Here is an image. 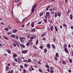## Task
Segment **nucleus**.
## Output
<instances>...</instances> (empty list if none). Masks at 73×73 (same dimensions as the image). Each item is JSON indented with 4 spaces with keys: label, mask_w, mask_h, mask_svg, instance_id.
<instances>
[{
    "label": "nucleus",
    "mask_w": 73,
    "mask_h": 73,
    "mask_svg": "<svg viewBox=\"0 0 73 73\" xmlns=\"http://www.w3.org/2000/svg\"><path fill=\"white\" fill-rule=\"evenodd\" d=\"M64 50L65 51V52L67 54L69 53V51L67 48V45L66 44H64Z\"/></svg>",
    "instance_id": "obj_1"
},
{
    "label": "nucleus",
    "mask_w": 73,
    "mask_h": 73,
    "mask_svg": "<svg viewBox=\"0 0 73 73\" xmlns=\"http://www.w3.org/2000/svg\"><path fill=\"white\" fill-rule=\"evenodd\" d=\"M10 37L12 38H15V39H16L17 40H18L19 39V37L18 35H10Z\"/></svg>",
    "instance_id": "obj_2"
},
{
    "label": "nucleus",
    "mask_w": 73,
    "mask_h": 73,
    "mask_svg": "<svg viewBox=\"0 0 73 73\" xmlns=\"http://www.w3.org/2000/svg\"><path fill=\"white\" fill-rule=\"evenodd\" d=\"M46 15L44 16V17L46 19H47V17L50 16V13L48 12H46Z\"/></svg>",
    "instance_id": "obj_3"
},
{
    "label": "nucleus",
    "mask_w": 73,
    "mask_h": 73,
    "mask_svg": "<svg viewBox=\"0 0 73 73\" xmlns=\"http://www.w3.org/2000/svg\"><path fill=\"white\" fill-rule=\"evenodd\" d=\"M28 52V51L27 50H22V54H25L27 53Z\"/></svg>",
    "instance_id": "obj_4"
},
{
    "label": "nucleus",
    "mask_w": 73,
    "mask_h": 73,
    "mask_svg": "<svg viewBox=\"0 0 73 73\" xmlns=\"http://www.w3.org/2000/svg\"><path fill=\"white\" fill-rule=\"evenodd\" d=\"M19 40H20V41L22 43H24V40H23L21 37H20L19 38Z\"/></svg>",
    "instance_id": "obj_5"
},
{
    "label": "nucleus",
    "mask_w": 73,
    "mask_h": 73,
    "mask_svg": "<svg viewBox=\"0 0 73 73\" xmlns=\"http://www.w3.org/2000/svg\"><path fill=\"white\" fill-rule=\"evenodd\" d=\"M46 34V32L43 33L41 34V36L42 37H43L44 36H45Z\"/></svg>",
    "instance_id": "obj_6"
},
{
    "label": "nucleus",
    "mask_w": 73,
    "mask_h": 73,
    "mask_svg": "<svg viewBox=\"0 0 73 73\" xmlns=\"http://www.w3.org/2000/svg\"><path fill=\"white\" fill-rule=\"evenodd\" d=\"M18 61L19 63H21L22 62V60H21L20 58H18Z\"/></svg>",
    "instance_id": "obj_7"
},
{
    "label": "nucleus",
    "mask_w": 73,
    "mask_h": 73,
    "mask_svg": "<svg viewBox=\"0 0 73 73\" xmlns=\"http://www.w3.org/2000/svg\"><path fill=\"white\" fill-rule=\"evenodd\" d=\"M36 37V35H35V36H31L30 37L29 39L32 40H33L34 39V38L35 39V38Z\"/></svg>",
    "instance_id": "obj_8"
},
{
    "label": "nucleus",
    "mask_w": 73,
    "mask_h": 73,
    "mask_svg": "<svg viewBox=\"0 0 73 73\" xmlns=\"http://www.w3.org/2000/svg\"><path fill=\"white\" fill-rule=\"evenodd\" d=\"M37 4H36V3H35L33 5V7L32 8L35 9L36 6L37 5Z\"/></svg>",
    "instance_id": "obj_9"
},
{
    "label": "nucleus",
    "mask_w": 73,
    "mask_h": 73,
    "mask_svg": "<svg viewBox=\"0 0 73 73\" xmlns=\"http://www.w3.org/2000/svg\"><path fill=\"white\" fill-rule=\"evenodd\" d=\"M37 4H36V3H35L33 5V7L32 8L35 9L36 6L37 5Z\"/></svg>",
    "instance_id": "obj_10"
},
{
    "label": "nucleus",
    "mask_w": 73,
    "mask_h": 73,
    "mask_svg": "<svg viewBox=\"0 0 73 73\" xmlns=\"http://www.w3.org/2000/svg\"><path fill=\"white\" fill-rule=\"evenodd\" d=\"M57 14L58 16L60 17L61 15V13L60 12H57Z\"/></svg>",
    "instance_id": "obj_11"
},
{
    "label": "nucleus",
    "mask_w": 73,
    "mask_h": 73,
    "mask_svg": "<svg viewBox=\"0 0 73 73\" xmlns=\"http://www.w3.org/2000/svg\"><path fill=\"white\" fill-rule=\"evenodd\" d=\"M19 44L21 47H22L23 48H25V45H24L23 44Z\"/></svg>",
    "instance_id": "obj_12"
},
{
    "label": "nucleus",
    "mask_w": 73,
    "mask_h": 73,
    "mask_svg": "<svg viewBox=\"0 0 73 73\" xmlns=\"http://www.w3.org/2000/svg\"><path fill=\"white\" fill-rule=\"evenodd\" d=\"M46 46L48 49H49L50 48H51V47L49 44H47L46 45Z\"/></svg>",
    "instance_id": "obj_13"
},
{
    "label": "nucleus",
    "mask_w": 73,
    "mask_h": 73,
    "mask_svg": "<svg viewBox=\"0 0 73 73\" xmlns=\"http://www.w3.org/2000/svg\"><path fill=\"white\" fill-rule=\"evenodd\" d=\"M17 55L15 53L13 54V57L14 58H15V57H17Z\"/></svg>",
    "instance_id": "obj_14"
},
{
    "label": "nucleus",
    "mask_w": 73,
    "mask_h": 73,
    "mask_svg": "<svg viewBox=\"0 0 73 73\" xmlns=\"http://www.w3.org/2000/svg\"><path fill=\"white\" fill-rule=\"evenodd\" d=\"M54 28L56 32H58V29L56 26H54Z\"/></svg>",
    "instance_id": "obj_15"
},
{
    "label": "nucleus",
    "mask_w": 73,
    "mask_h": 73,
    "mask_svg": "<svg viewBox=\"0 0 73 73\" xmlns=\"http://www.w3.org/2000/svg\"><path fill=\"white\" fill-rule=\"evenodd\" d=\"M6 51H7L8 52V53L9 54H10L11 53V51L9 50H6Z\"/></svg>",
    "instance_id": "obj_16"
},
{
    "label": "nucleus",
    "mask_w": 73,
    "mask_h": 73,
    "mask_svg": "<svg viewBox=\"0 0 73 73\" xmlns=\"http://www.w3.org/2000/svg\"><path fill=\"white\" fill-rule=\"evenodd\" d=\"M3 37L6 39V40H9V39L6 36H4V35L3 36Z\"/></svg>",
    "instance_id": "obj_17"
},
{
    "label": "nucleus",
    "mask_w": 73,
    "mask_h": 73,
    "mask_svg": "<svg viewBox=\"0 0 73 73\" xmlns=\"http://www.w3.org/2000/svg\"><path fill=\"white\" fill-rule=\"evenodd\" d=\"M13 32L14 33H16L17 32V30L16 29H13Z\"/></svg>",
    "instance_id": "obj_18"
},
{
    "label": "nucleus",
    "mask_w": 73,
    "mask_h": 73,
    "mask_svg": "<svg viewBox=\"0 0 73 73\" xmlns=\"http://www.w3.org/2000/svg\"><path fill=\"white\" fill-rule=\"evenodd\" d=\"M35 11V9L34 8H32L31 9V12H32V13H34Z\"/></svg>",
    "instance_id": "obj_19"
},
{
    "label": "nucleus",
    "mask_w": 73,
    "mask_h": 73,
    "mask_svg": "<svg viewBox=\"0 0 73 73\" xmlns=\"http://www.w3.org/2000/svg\"><path fill=\"white\" fill-rule=\"evenodd\" d=\"M50 30L51 31H53V26H52L51 27H50Z\"/></svg>",
    "instance_id": "obj_20"
},
{
    "label": "nucleus",
    "mask_w": 73,
    "mask_h": 73,
    "mask_svg": "<svg viewBox=\"0 0 73 73\" xmlns=\"http://www.w3.org/2000/svg\"><path fill=\"white\" fill-rule=\"evenodd\" d=\"M9 69V66H7V67H6L5 70L7 71H8Z\"/></svg>",
    "instance_id": "obj_21"
},
{
    "label": "nucleus",
    "mask_w": 73,
    "mask_h": 73,
    "mask_svg": "<svg viewBox=\"0 0 73 73\" xmlns=\"http://www.w3.org/2000/svg\"><path fill=\"white\" fill-rule=\"evenodd\" d=\"M44 14V12H42L40 13V14H39V15L40 16H42Z\"/></svg>",
    "instance_id": "obj_22"
},
{
    "label": "nucleus",
    "mask_w": 73,
    "mask_h": 73,
    "mask_svg": "<svg viewBox=\"0 0 73 73\" xmlns=\"http://www.w3.org/2000/svg\"><path fill=\"white\" fill-rule=\"evenodd\" d=\"M52 46L54 49H56V46H55V45L54 44H51Z\"/></svg>",
    "instance_id": "obj_23"
},
{
    "label": "nucleus",
    "mask_w": 73,
    "mask_h": 73,
    "mask_svg": "<svg viewBox=\"0 0 73 73\" xmlns=\"http://www.w3.org/2000/svg\"><path fill=\"white\" fill-rule=\"evenodd\" d=\"M31 32H35V28H33V29H32L31 30Z\"/></svg>",
    "instance_id": "obj_24"
},
{
    "label": "nucleus",
    "mask_w": 73,
    "mask_h": 73,
    "mask_svg": "<svg viewBox=\"0 0 73 73\" xmlns=\"http://www.w3.org/2000/svg\"><path fill=\"white\" fill-rule=\"evenodd\" d=\"M34 23H31V25L32 27H34Z\"/></svg>",
    "instance_id": "obj_25"
},
{
    "label": "nucleus",
    "mask_w": 73,
    "mask_h": 73,
    "mask_svg": "<svg viewBox=\"0 0 73 73\" xmlns=\"http://www.w3.org/2000/svg\"><path fill=\"white\" fill-rule=\"evenodd\" d=\"M13 70H11L10 71L7 72V73H13Z\"/></svg>",
    "instance_id": "obj_26"
},
{
    "label": "nucleus",
    "mask_w": 73,
    "mask_h": 73,
    "mask_svg": "<svg viewBox=\"0 0 73 73\" xmlns=\"http://www.w3.org/2000/svg\"><path fill=\"white\" fill-rule=\"evenodd\" d=\"M38 39H37L35 42V44L36 45H37L38 44Z\"/></svg>",
    "instance_id": "obj_27"
},
{
    "label": "nucleus",
    "mask_w": 73,
    "mask_h": 73,
    "mask_svg": "<svg viewBox=\"0 0 73 73\" xmlns=\"http://www.w3.org/2000/svg\"><path fill=\"white\" fill-rule=\"evenodd\" d=\"M31 36V34H27V37L28 38H29Z\"/></svg>",
    "instance_id": "obj_28"
},
{
    "label": "nucleus",
    "mask_w": 73,
    "mask_h": 73,
    "mask_svg": "<svg viewBox=\"0 0 73 73\" xmlns=\"http://www.w3.org/2000/svg\"><path fill=\"white\" fill-rule=\"evenodd\" d=\"M33 48H35V49H36L37 48V49H38V48L35 46V45H33Z\"/></svg>",
    "instance_id": "obj_29"
},
{
    "label": "nucleus",
    "mask_w": 73,
    "mask_h": 73,
    "mask_svg": "<svg viewBox=\"0 0 73 73\" xmlns=\"http://www.w3.org/2000/svg\"><path fill=\"white\" fill-rule=\"evenodd\" d=\"M31 62V59H29L27 60V62L28 63H30Z\"/></svg>",
    "instance_id": "obj_30"
},
{
    "label": "nucleus",
    "mask_w": 73,
    "mask_h": 73,
    "mask_svg": "<svg viewBox=\"0 0 73 73\" xmlns=\"http://www.w3.org/2000/svg\"><path fill=\"white\" fill-rule=\"evenodd\" d=\"M37 63L38 64H39V65H41V61L40 60H39V61H38L37 62Z\"/></svg>",
    "instance_id": "obj_31"
},
{
    "label": "nucleus",
    "mask_w": 73,
    "mask_h": 73,
    "mask_svg": "<svg viewBox=\"0 0 73 73\" xmlns=\"http://www.w3.org/2000/svg\"><path fill=\"white\" fill-rule=\"evenodd\" d=\"M56 56L57 57H59V55H58V52L56 54Z\"/></svg>",
    "instance_id": "obj_32"
},
{
    "label": "nucleus",
    "mask_w": 73,
    "mask_h": 73,
    "mask_svg": "<svg viewBox=\"0 0 73 73\" xmlns=\"http://www.w3.org/2000/svg\"><path fill=\"white\" fill-rule=\"evenodd\" d=\"M5 30L6 31H8L9 30V28L8 27H6L5 28Z\"/></svg>",
    "instance_id": "obj_33"
},
{
    "label": "nucleus",
    "mask_w": 73,
    "mask_h": 73,
    "mask_svg": "<svg viewBox=\"0 0 73 73\" xmlns=\"http://www.w3.org/2000/svg\"><path fill=\"white\" fill-rule=\"evenodd\" d=\"M70 18L71 19H73V16L72 14L70 15Z\"/></svg>",
    "instance_id": "obj_34"
},
{
    "label": "nucleus",
    "mask_w": 73,
    "mask_h": 73,
    "mask_svg": "<svg viewBox=\"0 0 73 73\" xmlns=\"http://www.w3.org/2000/svg\"><path fill=\"white\" fill-rule=\"evenodd\" d=\"M47 19H44V22L45 23H46V24H47Z\"/></svg>",
    "instance_id": "obj_35"
},
{
    "label": "nucleus",
    "mask_w": 73,
    "mask_h": 73,
    "mask_svg": "<svg viewBox=\"0 0 73 73\" xmlns=\"http://www.w3.org/2000/svg\"><path fill=\"white\" fill-rule=\"evenodd\" d=\"M39 71L40 72H41V73H43V72L42 70H41L40 69H39Z\"/></svg>",
    "instance_id": "obj_36"
},
{
    "label": "nucleus",
    "mask_w": 73,
    "mask_h": 73,
    "mask_svg": "<svg viewBox=\"0 0 73 73\" xmlns=\"http://www.w3.org/2000/svg\"><path fill=\"white\" fill-rule=\"evenodd\" d=\"M54 17H57V12H56L55 13Z\"/></svg>",
    "instance_id": "obj_37"
},
{
    "label": "nucleus",
    "mask_w": 73,
    "mask_h": 73,
    "mask_svg": "<svg viewBox=\"0 0 73 73\" xmlns=\"http://www.w3.org/2000/svg\"><path fill=\"white\" fill-rule=\"evenodd\" d=\"M62 62L63 63L64 65L66 64V62H65V61L64 60H62Z\"/></svg>",
    "instance_id": "obj_38"
},
{
    "label": "nucleus",
    "mask_w": 73,
    "mask_h": 73,
    "mask_svg": "<svg viewBox=\"0 0 73 73\" xmlns=\"http://www.w3.org/2000/svg\"><path fill=\"white\" fill-rule=\"evenodd\" d=\"M23 72L24 73H26L27 72V71L26 70H25V68H24L23 70Z\"/></svg>",
    "instance_id": "obj_39"
},
{
    "label": "nucleus",
    "mask_w": 73,
    "mask_h": 73,
    "mask_svg": "<svg viewBox=\"0 0 73 73\" xmlns=\"http://www.w3.org/2000/svg\"><path fill=\"white\" fill-rule=\"evenodd\" d=\"M46 67L47 68H50L48 64H47L46 65Z\"/></svg>",
    "instance_id": "obj_40"
},
{
    "label": "nucleus",
    "mask_w": 73,
    "mask_h": 73,
    "mask_svg": "<svg viewBox=\"0 0 73 73\" xmlns=\"http://www.w3.org/2000/svg\"><path fill=\"white\" fill-rule=\"evenodd\" d=\"M25 67V68H27L28 67V65L27 64H24Z\"/></svg>",
    "instance_id": "obj_41"
},
{
    "label": "nucleus",
    "mask_w": 73,
    "mask_h": 73,
    "mask_svg": "<svg viewBox=\"0 0 73 73\" xmlns=\"http://www.w3.org/2000/svg\"><path fill=\"white\" fill-rule=\"evenodd\" d=\"M44 53H46L47 52V49L45 48L44 49Z\"/></svg>",
    "instance_id": "obj_42"
},
{
    "label": "nucleus",
    "mask_w": 73,
    "mask_h": 73,
    "mask_svg": "<svg viewBox=\"0 0 73 73\" xmlns=\"http://www.w3.org/2000/svg\"><path fill=\"white\" fill-rule=\"evenodd\" d=\"M50 73H54V71L53 70H50Z\"/></svg>",
    "instance_id": "obj_43"
},
{
    "label": "nucleus",
    "mask_w": 73,
    "mask_h": 73,
    "mask_svg": "<svg viewBox=\"0 0 73 73\" xmlns=\"http://www.w3.org/2000/svg\"><path fill=\"white\" fill-rule=\"evenodd\" d=\"M54 58L55 60L56 61H57L58 60V58L56 56L54 57Z\"/></svg>",
    "instance_id": "obj_44"
},
{
    "label": "nucleus",
    "mask_w": 73,
    "mask_h": 73,
    "mask_svg": "<svg viewBox=\"0 0 73 73\" xmlns=\"http://www.w3.org/2000/svg\"><path fill=\"white\" fill-rule=\"evenodd\" d=\"M16 45L19 48L20 47V46L19 45V44L18 42L17 43Z\"/></svg>",
    "instance_id": "obj_45"
},
{
    "label": "nucleus",
    "mask_w": 73,
    "mask_h": 73,
    "mask_svg": "<svg viewBox=\"0 0 73 73\" xmlns=\"http://www.w3.org/2000/svg\"><path fill=\"white\" fill-rule=\"evenodd\" d=\"M50 70H52V69H54V67H52V66H50Z\"/></svg>",
    "instance_id": "obj_46"
},
{
    "label": "nucleus",
    "mask_w": 73,
    "mask_h": 73,
    "mask_svg": "<svg viewBox=\"0 0 73 73\" xmlns=\"http://www.w3.org/2000/svg\"><path fill=\"white\" fill-rule=\"evenodd\" d=\"M69 61L70 63H72V60L71 59H69Z\"/></svg>",
    "instance_id": "obj_47"
},
{
    "label": "nucleus",
    "mask_w": 73,
    "mask_h": 73,
    "mask_svg": "<svg viewBox=\"0 0 73 73\" xmlns=\"http://www.w3.org/2000/svg\"><path fill=\"white\" fill-rule=\"evenodd\" d=\"M29 70L30 72H32V71L30 67L29 68Z\"/></svg>",
    "instance_id": "obj_48"
},
{
    "label": "nucleus",
    "mask_w": 73,
    "mask_h": 73,
    "mask_svg": "<svg viewBox=\"0 0 73 73\" xmlns=\"http://www.w3.org/2000/svg\"><path fill=\"white\" fill-rule=\"evenodd\" d=\"M14 60H15V61L16 62H18V60L17 59V58H14Z\"/></svg>",
    "instance_id": "obj_49"
},
{
    "label": "nucleus",
    "mask_w": 73,
    "mask_h": 73,
    "mask_svg": "<svg viewBox=\"0 0 73 73\" xmlns=\"http://www.w3.org/2000/svg\"><path fill=\"white\" fill-rule=\"evenodd\" d=\"M20 0H15V3H17L19 2V1Z\"/></svg>",
    "instance_id": "obj_50"
},
{
    "label": "nucleus",
    "mask_w": 73,
    "mask_h": 73,
    "mask_svg": "<svg viewBox=\"0 0 73 73\" xmlns=\"http://www.w3.org/2000/svg\"><path fill=\"white\" fill-rule=\"evenodd\" d=\"M29 30L28 29H26L25 30V31L26 32H29Z\"/></svg>",
    "instance_id": "obj_51"
},
{
    "label": "nucleus",
    "mask_w": 73,
    "mask_h": 73,
    "mask_svg": "<svg viewBox=\"0 0 73 73\" xmlns=\"http://www.w3.org/2000/svg\"><path fill=\"white\" fill-rule=\"evenodd\" d=\"M39 48H40L42 49L43 48V47H42V46H39Z\"/></svg>",
    "instance_id": "obj_52"
},
{
    "label": "nucleus",
    "mask_w": 73,
    "mask_h": 73,
    "mask_svg": "<svg viewBox=\"0 0 73 73\" xmlns=\"http://www.w3.org/2000/svg\"><path fill=\"white\" fill-rule=\"evenodd\" d=\"M20 67L21 69H23V68H24L23 67V66L22 65H20Z\"/></svg>",
    "instance_id": "obj_53"
},
{
    "label": "nucleus",
    "mask_w": 73,
    "mask_h": 73,
    "mask_svg": "<svg viewBox=\"0 0 73 73\" xmlns=\"http://www.w3.org/2000/svg\"><path fill=\"white\" fill-rule=\"evenodd\" d=\"M32 41H33V40L32 39H30L29 40V42H32Z\"/></svg>",
    "instance_id": "obj_54"
},
{
    "label": "nucleus",
    "mask_w": 73,
    "mask_h": 73,
    "mask_svg": "<svg viewBox=\"0 0 73 73\" xmlns=\"http://www.w3.org/2000/svg\"><path fill=\"white\" fill-rule=\"evenodd\" d=\"M12 33L11 32H7V34L9 35H10Z\"/></svg>",
    "instance_id": "obj_55"
},
{
    "label": "nucleus",
    "mask_w": 73,
    "mask_h": 73,
    "mask_svg": "<svg viewBox=\"0 0 73 73\" xmlns=\"http://www.w3.org/2000/svg\"><path fill=\"white\" fill-rule=\"evenodd\" d=\"M26 44H27V46H29V42L27 43Z\"/></svg>",
    "instance_id": "obj_56"
},
{
    "label": "nucleus",
    "mask_w": 73,
    "mask_h": 73,
    "mask_svg": "<svg viewBox=\"0 0 73 73\" xmlns=\"http://www.w3.org/2000/svg\"><path fill=\"white\" fill-rule=\"evenodd\" d=\"M42 23V21H40V22H39L38 23H37V25H38V24H41Z\"/></svg>",
    "instance_id": "obj_57"
},
{
    "label": "nucleus",
    "mask_w": 73,
    "mask_h": 73,
    "mask_svg": "<svg viewBox=\"0 0 73 73\" xmlns=\"http://www.w3.org/2000/svg\"><path fill=\"white\" fill-rule=\"evenodd\" d=\"M42 40H46V37H43V38H42Z\"/></svg>",
    "instance_id": "obj_58"
},
{
    "label": "nucleus",
    "mask_w": 73,
    "mask_h": 73,
    "mask_svg": "<svg viewBox=\"0 0 73 73\" xmlns=\"http://www.w3.org/2000/svg\"><path fill=\"white\" fill-rule=\"evenodd\" d=\"M13 44L15 46H17V44L15 43H13Z\"/></svg>",
    "instance_id": "obj_59"
},
{
    "label": "nucleus",
    "mask_w": 73,
    "mask_h": 73,
    "mask_svg": "<svg viewBox=\"0 0 73 73\" xmlns=\"http://www.w3.org/2000/svg\"><path fill=\"white\" fill-rule=\"evenodd\" d=\"M71 47V46L70 44H68V48H70Z\"/></svg>",
    "instance_id": "obj_60"
},
{
    "label": "nucleus",
    "mask_w": 73,
    "mask_h": 73,
    "mask_svg": "<svg viewBox=\"0 0 73 73\" xmlns=\"http://www.w3.org/2000/svg\"><path fill=\"white\" fill-rule=\"evenodd\" d=\"M56 38H54V40H53V41H54V42H56Z\"/></svg>",
    "instance_id": "obj_61"
},
{
    "label": "nucleus",
    "mask_w": 73,
    "mask_h": 73,
    "mask_svg": "<svg viewBox=\"0 0 73 73\" xmlns=\"http://www.w3.org/2000/svg\"><path fill=\"white\" fill-rule=\"evenodd\" d=\"M21 59H24V58L23 56H21Z\"/></svg>",
    "instance_id": "obj_62"
},
{
    "label": "nucleus",
    "mask_w": 73,
    "mask_h": 73,
    "mask_svg": "<svg viewBox=\"0 0 73 73\" xmlns=\"http://www.w3.org/2000/svg\"><path fill=\"white\" fill-rule=\"evenodd\" d=\"M68 72H69V73H71V70H68Z\"/></svg>",
    "instance_id": "obj_63"
},
{
    "label": "nucleus",
    "mask_w": 73,
    "mask_h": 73,
    "mask_svg": "<svg viewBox=\"0 0 73 73\" xmlns=\"http://www.w3.org/2000/svg\"><path fill=\"white\" fill-rule=\"evenodd\" d=\"M47 70L48 72H49L50 70V69L48 68L47 69Z\"/></svg>",
    "instance_id": "obj_64"
}]
</instances>
